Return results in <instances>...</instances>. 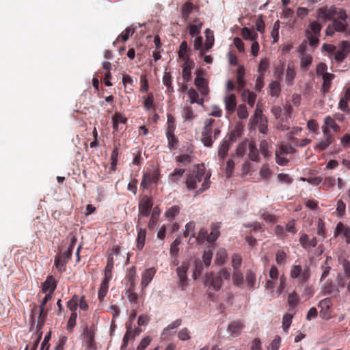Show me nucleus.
I'll use <instances>...</instances> for the list:
<instances>
[{
  "label": "nucleus",
  "instance_id": "obj_1",
  "mask_svg": "<svg viewBox=\"0 0 350 350\" xmlns=\"http://www.w3.org/2000/svg\"><path fill=\"white\" fill-rule=\"evenodd\" d=\"M316 13L317 18L322 23L332 21L325 31L327 36L332 37L336 32L342 33L347 29V14L344 9L326 5L317 9Z\"/></svg>",
  "mask_w": 350,
  "mask_h": 350
},
{
  "label": "nucleus",
  "instance_id": "obj_2",
  "mask_svg": "<svg viewBox=\"0 0 350 350\" xmlns=\"http://www.w3.org/2000/svg\"><path fill=\"white\" fill-rule=\"evenodd\" d=\"M211 174H205V167L203 164L197 165L192 172L189 174L186 179V186L189 190L197 188L198 183L202 181L201 187L197 191V193H200L205 191L209 187V178Z\"/></svg>",
  "mask_w": 350,
  "mask_h": 350
},
{
  "label": "nucleus",
  "instance_id": "obj_3",
  "mask_svg": "<svg viewBox=\"0 0 350 350\" xmlns=\"http://www.w3.org/2000/svg\"><path fill=\"white\" fill-rule=\"evenodd\" d=\"M222 122L219 120L207 118L202 130L201 141L206 147H211L221 133Z\"/></svg>",
  "mask_w": 350,
  "mask_h": 350
},
{
  "label": "nucleus",
  "instance_id": "obj_4",
  "mask_svg": "<svg viewBox=\"0 0 350 350\" xmlns=\"http://www.w3.org/2000/svg\"><path fill=\"white\" fill-rule=\"evenodd\" d=\"M290 276L293 279H297L299 285H304L310 278V270L307 266L294 265L291 268Z\"/></svg>",
  "mask_w": 350,
  "mask_h": 350
},
{
  "label": "nucleus",
  "instance_id": "obj_5",
  "mask_svg": "<svg viewBox=\"0 0 350 350\" xmlns=\"http://www.w3.org/2000/svg\"><path fill=\"white\" fill-rule=\"evenodd\" d=\"M344 275H338L336 278L337 285L339 288L347 287V293L350 295V261L344 260L342 263Z\"/></svg>",
  "mask_w": 350,
  "mask_h": 350
},
{
  "label": "nucleus",
  "instance_id": "obj_6",
  "mask_svg": "<svg viewBox=\"0 0 350 350\" xmlns=\"http://www.w3.org/2000/svg\"><path fill=\"white\" fill-rule=\"evenodd\" d=\"M161 178L160 170L157 168L152 172H147L144 173L140 187L144 189H148L151 184L157 185Z\"/></svg>",
  "mask_w": 350,
  "mask_h": 350
},
{
  "label": "nucleus",
  "instance_id": "obj_7",
  "mask_svg": "<svg viewBox=\"0 0 350 350\" xmlns=\"http://www.w3.org/2000/svg\"><path fill=\"white\" fill-rule=\"evenodd\" d=\"M153 206L152 199L145 195L143 196L139 202V219L141 217H147L150 215Z\"/></svg>",
  "mask_w": 350,
  "mask_h": 350
},
{
  "label": "nucleus",
  "instance_id": "obj_8",
  "mask_svg": "<svg viewBox=\"0 0 350 350\" xmlns=\"http://www.w3.org/2000/svg\"><path fill=\"white\" fill-rule=\"evenodd\" d=\"M322 132L324 138L316 146V148L320 151L325 150L335 139L334 135L327 128L322 127Z\"/></svg>",
  "mask_w": 350,
  "mask_h": 350
},
{
  "label": "nucleus",
  "instance_id": "obj_9",
  "mask_svg": "<svg viewBox=\"0 0 350 350\" xmlns=\"http://www.w3.org/2000/svg\"><path fill=\"white\" fill-rule=\"evenodd\" d=\"M350 53V43L342 41L339 44V49L335 53L334 59L338 62H342Z\"/></svg>",
  "mask_w": 350,
  "mask_h": 350
},
{
  "label": "nucleus",
  "instance_id": "obj_10",
  "mask_svg": "<svg viewBox=\"0 0 350 350\" xmlns=\"http://www.w3.org/2000/svg\"><path fill=\"white\" fill-rule=\"evenodd\" d=\"M189 263L187 261H184L182 262V265L176 269V272L180 280V286L181 290L183 291L185 289V286L187 282V271L189 269Z\"/></svg>",
  "mask_w": 350,
  "mask_h": 350
},
{
  "label": "nucleus",
  "instance_id": "obj_11",
  "mask_svg": "<svg viewBox=\"0 0 350 350\" xmlns=\"http://www.w3.org/2000/svg\"><path fill=\"white\" fill-rule=\"evenodd\" d=\"M84 338L85 339L86 346L88 348L95 349L96 343L94 341L95 336V327L94 325L90 326V327H86L83 331Z\"/></svg>",
  "mask_w": 350,
  "mask_h": 350
},
{
  "label": "nucleus",
  "instance_id": "obj_12",
  "mask_svg": "<svg viewBox=\"0 0 350 350\" xmlns=\"http://www.w3.org/2000/svg\"><path fill=\"white\" fill-rule=\"evenodd\" d=\"M52 295L46 293L45 297L42 300L40 305L39 306V314L38 318V325L42 326L44 323L45 319L47 316L46 312L44 311V307L46 303L52 299Z\"/></svg>",
  "mask_w": 350,
  "mask_h": 350
},
{
  "label": "nucleus",
  "instance_id": "obj_13",
  "mask_svg": "<svg viewBox=\"0 0 350 350\" xmlns=\"http://www.w3.org/2000/svg\"><path fill=\"white\" fill-rule=\"evenodd\" d=\"M225 109L228 115L232 114L237 107V98L234 94H228L225 96L224 99Z\"/></svg>",
  "mask_w": 350,
  "mask_h": 350
},
{
  "label": "nucleus",
  "instance_id": "obj_14",
  "mask_svg": "<svg viewBox=\"0 0 350 350\" xmlns=\"http://www.w3.org/2000/svg\"><path fill=\"white\" fill-rule=\"evenodd\" d=\"M206 283L212 286L214 290L219 291L222 285V279L221 275L210 273L206 275Z\"/></svg>",
  "mask_w": 350,
  "mask_h": 350
},
{
  "label": "nucleus",
  "instance_id": "obj_15",
  "mask_svg": "<svg viewBox=\"0 0 350 350\" xmlns=\"http://www.w3.org/2000/svg\"><path fill=\"white\" fill-rule=\"evenodd\" d=\"M318 306L321 308L320 311V316L323 319H329L330 317V311L329 309L332 306V301L329 298H325L323 300H321L319 303Z\"/></svg>",
  "mask_w": 350,
  "mask_h": 350
},
{
  "label": "nucleus",
  "instance_id": "obj_16",
  "mask_svg": "<svg viewBox=\"0 0 350 350\" xmlns=\"http://www.w3.org/2000/svg\"><path fill=\"white\" fill-rule=\"evenodd\" d=\"M299 243L303 248L308 250L310 247H314L317 246V239L314 237L310 238L307 234L303 233L300 236Z\"/></svg>",
  "mask_w": 350,
  "mask_h": 350
},
{
  "label": "nucleus",
  "instance_id": "obj_17",
  "mask_svg": "<svg viewBox=\"0 0 350 350\" xmlns=\"http://www.w3.org/2000/svg\"><path fill=\"white\" fill-rule=\"evenodd\" d=\"M57 286V282L52 275L46 278V280L42 284V293L53 295Z\"/></svg>",
  "mask_w": 350,
  "mask_h": 350
},
{
  "label": "nucleus",
  "instance_id": "obj_18",
  "mask_svg": "<svg viewBox=\"0 0 350 350\" xmlns=\"http://www.w3.org/2000/svg\"><path fill=\"white\" fill-rule=\"evenodd\" d=\"M156 271H157L154 267H150L145 270L142 276L141 285L142 289L148 286L155 275Z\"/></svg>",
  "mask_w": 350,
  "mask_h": 350
},
{
  "label": "nucleus",
  "instance_id": "obj_19",
  "mask_svg": "<svg viewBox=\"0 0 350 350\" xmlns=\"http://www.w3.org/2000/svg\"><path fill=\"white\" fill-rule=\"evenodd\" d=\"M113 121V133L118 132V131L122 129V126H120V124H126L127 122V118L124 116L120 112H116L112 117Z\"/></svg>",
  "mask_w": 350,
  "mask_h": 350
},
{
  "label": "nucleus",
  "instance_id": "obj_20",
  "mask_svg": "<svg viewBox=\"0 0 350 350\" xmlns=\"http://www.w3.org/2000/svg\"><path fill=\"white\" fill-rule=\"evenodd\" d=\"M267 117L258 119V120H250V123L252 127H254L258 125V129L260 133L262 134H267L268 131Z\"/></svg>",
  "mask_w": 350,
  "mask_h": 350
},
{
  "label": "nucleus",
  "instance_id": "obj_21",
  "mask_svg": "<svg viewBox=\"0 0 350 350\" xmlns=\"http://www.w3.org/2000/svg\"><path fill=\"white\" fill-rule=\"evenodd\" d=\"M185 172L183 168H176L168 175V180L170 184L178 185Z\"/></svg>",
  "mask_w": 350,
  "mask_h": 350
},
{
  "label": "nucleus",
  "instance_id": "obj_22",
  "mask_svg": "<svg viewBox=\"0 0 350 350\" xmlns=\"http://www.w3.org/2000/svg\"><path fill=\"white\" fill-rule=\"evenodd\" d=\"M135 31V29L132 26L128 27L125 30L122 32L113 42V45L115 46L118 42H124L129 40V38L133 35Z\"/></svg>",
  "mask_w": 350,
  "mask_h": 350
},
{
  "label": "nucleus",
  "instance_id": "obj_23",
  "mask_svg": "<svg viewBox=\"0 0 350 350\" xmlns=\"http://www.w3.org/2000/svg\"><path fill=\"white\" fill-rule=\"evenodd\" d=\"M334 78H335V75L330 72L325 73L322 76L323 84H322L321 90L323 93H326L329 90V89L331 88V85H332V81Z\"/></svg>",
  "mask_w": 350,
  "mask_h": 350
},
{
  "label": "nucleus",
  "instance_id": "obj_24",
  "mask_svg": "<svg viewBox=\"0 0 350 350\" xmlns=\"http://www.w3.org/2000/svg\"><path fill=\"white\" fill-rule=\"evenodd\" d=\"M181 116L185 122H192L196 117L191 106H185L181 111Z\"/></svg>",
  "mask_w": 350,
  "mask_h": 350
},
{
  "label": "nucleus",
  "instance_id": "obj_25",
  "mask_svg": "<svg viewBox=\"0 0 350 350\" xmlns=\"http://www.w3.org/2000/svg\"><path fill=\"white\" fill-rule=\"evenodd\" d=\"M193 60L185 62L183 69V77L185 81H189L191 79V69L194 68Z\"/></svg>",
  "mask_w": 350,
  "mask_h": 350
},
{
  "label": "nucleus",
  "instance_id": "obj_26",
  "mask_svg": "<svg viewBox=\"0 0 350 350\" xmlns=\"http://www.w3.org/2000/svg\"><path fill=\"white\" fill-rule=\"evenodd\" d=\"M221 227V223H214L211 225V232L208 236V243H213L219 237L220 234L219 228Z\"/></svg>",
  "mask_w": 350,
  "mask_h": 350
},
{
  "label": "nucleus",
  "instance_id": "obj_27",
  "mask_svg": "<svg viewBox=\"0 0 350 350\" xmlns=\"http://www.w3.org/2000/svg\"><path fill=\"white\" fill-rule=\"evenodd\" d=\"M190 52V49L187 47V43L186 41H183L180 43L178 50V57L185 62L191 61L189 58V54L187 52Z\"/></svg>",
  "mask_w": 350,
  "mask_h": 350
},
{
  "label": "nucleus",
  "instance_id": "obj_28",
  "mask_svg": "<svg viewBox=\"0 0 350 350\" xmlns=\"http://www.w3.org/2000/svg\"><path fill=\"white\" fill-rule=\"evenodd\" d=\"M245 281L247 283V288L249 290H253L256 288V276L254 271L247 270L245 274Z\"/></svg>",
  "mask_w": 350,
  "mask_h": 350
},
{
  "label": "nucleus",
  "instance_id": "obj_29",
  "mask_svg": "<svg viewBox=\"0 0 350 350\" xmlns=\"http://www.w3.org/2000/svg\"><path fill=\"white\" fill-rule=\"evenodd\" d=\"M322 127L327 128L329 131L332 129L336 133L339 132L340 129V126L336 124L335 119L329 116H327L324 118V125Z\"/></svg>",
  "mask_w": 350,
  "mask_h": 350
},
{
  "label": "nucleus",
  "instance_id": "obj_30",
  "mask_svg": "<svg viewBox=\"0 0 350 350\" xmlns=\"http://www.w3.org/2000/svg\"><path fill=\"white\" fill-rule=\"evenodd\" d=\"M230 145L226 141L222 140L221 144L218 148V157L224 163V159L228 154V150L230 148Z\"/></svg>",
  "mask_w": 350,
  "mask_h": 350
},
{
  "label": "nucleus",
  "instance_id": "obj_31",
  "mask_svg": "<svg viewBox=\"0 0 350 350\" xmlns=\"http://www.w3.org/2000/svg\"><path fill=\"white\" fill-rule=\"evenodd\" d=\"M250 152L249 158L251 161L255 162L260 161L259 152L256 147V145L253 142H250L248 144Z\"/></svg>",
  "mask_w": 350,
  "mask_h": 350
},
{
  "label": "nucleus",
  "instance_id": "obj_32",
  "mask_svg": "<svg viewBox=\"0 0 350 350\" xmlns=\"http://www.w3.org/2000/svg\"><path fill=\"white\" fill-rule=\"evenodd\" d=\"M244 325L240 321H234L232 322L228 325V331L230 332L231 335L236 337L237 336L243 329Z\"/></svg>",
  "mask_w": 350,
  "mask_h": 350
},
{
  "label": "nucleus",
  "instance_id": "obj_33",
  "mask_svg": "<svg viewBox=\"0 0 350 350\" xmlns=\"http://www.w3.org/2000/svg\"><path fill=\"white\" fill-rule=\"evenodd\" d=\"M287 259L288 255L284 250H279L275 252V262L279 266H285Z\"/></svg>",
  "mask_w": 350,
  "mask_h": 350
},
{
  "label": "nucleus",
  "instance_id": "obj_34",
  "mask_svg": "<svg viewBox=\"0 0 350 350\" xmlns=\"http://www.w3.org/2000/svg\"><path fill=\"white\" fill-rule=\"evenodd\" d=\"M242 98L244 102H247V104L253 107L256 101V96L253 92H251L248 90H244L242 93Z\"/></svg>",
  "mask_w": 350,
  "mask_h": 350
},
{
  "label": "nucleus",
  "instance_id": "obj_35",
  "mask_svg": "<svg viewBox=\"0 0 350 350\" xmlns=\"http://www.w3.org/2000/svg\"><path fill=\"white\" fill-rule=\"evenodd\" d=\"M146 237V231L143 228L137 229V247L138 250H142L145 245Z\"/></svg>",
  "mask_w": 350,
  "mask_h": 350
},
{
  "label": "nucleus",
  "instance_id": "obj_36",
  "mask_svg": "<svg viewBox=\"0 0 350 350\" xmlns=\"http://www.w3.org/2000/svg\"><path fill=\"white\" fill-rule=\"evenodd\" d=\"M194 6L191 2L185 3L181 8V15L185 21L189 18L190 14L192 12Z\"/></svg>",
  "mask_w": 350,
  "mask_h": 350
},
{
  "label": "nucleus",
  "instance_id": "obj_37",
  "mask_svg": "<svg viewBox=\"0 0 350 350\" xmlns=\"http://www.w3.org/2000/svg\"><path fill=\"white\" fill-rule=\"evenodd\" d=\"M299 297L295 291L292 292L288 296V304L289 310H294L299 303Z\"/></svg>",
  "mask_w": 350,
  "mask_h": 350
},
{
  "label": "nucleus",
  "instance_id": "obj_38",
  "mask_svg": "<svg viewBox=\"0 0 350 350\" xmlns=\"http://www.w3.org/2000/svg\"><path fill=\"white\" fill-rule=\"evenodd\" d=\"M233 284L238 287H243V276L240 269H234L232 273Z\"/></svg>",
  "mask_w": 350,
  "mask_h": 350
},
{
  "label": "nucleus",
  "instance_id": "obj_39",
  "mask_svg": "<svg viewBox=\"0 0 350 350\" xmlns=\"http://www.w3.org/2000/svg\"><path fill=\"white\" fill-rule=\"evenodd\" d=\"M202 23L198 18L193 21V24L190 25L189 33L191 36H195L200 33Z\"/></svg>",
  "mask_w": 350,
  "mask_h": 350
},
{
  "label": "nucleus",
  "instance_id": "obj_40",
  "mask_svg": "<svg viewBox=\"0 0 350 350\" xmlns=\"http://www.w3.org/2000/svg\"><path fill=\"white\" fill-rule=\"evenodd\" d=\"M126 278L129 282V288H134L136 278V268L135 267H132L129 269Z\"/></svg>",
  "mask_w": 350,
  "mask_h": 350
},
{
  "label": "nucleus",
  "instance_id": "obj_41",
  "mask_svg": "<svg viewBox=\"0 0 350 350\" xmlns=\"http://www.w3.org/2000/svg\"><path fill=\"white\" fill-rule=\"evenodd\" d=\"M241 36L245 40H254L258 38V33L248 27H243L241 30Z\"/></svg>",
  "mask_w": 350,
  "mask_h": 350
},
{
  "label": "nucleus",
  "instance_id": "obj_42",
  "mask_svg": "<svg viewBox=\"0 0 350 350\" xmlns=\"http://www.w3.org/2000/svg\"><path fill=\"white\" fill-rule=\"evenodd\" d=\"M269 93L273 97H278L281 92V87L280 82L273 81L269 84Z\"/></svg>",
  "mask_w": 350,
  "mask_h": 350
},
{
  "label": "nucleus",
  "instance_id": "obj_43",
  "mask_svg": "<svg viewBox=\"0 0 350 350\" xmlns=\"http://www.w3.org/2000/svg\"><path fill=\"white\" fill-rule=\"evenodd\" d=\"M242 135V131L241 129H236L232 131L228 136L224 139V141L228 142V144L231 146L233 143L237 141V139L240 137Z\"/></svg>",
  "mask_w": 350,
  "mask_h": 350
},
{
  "label": "nucleus",
  "instance_id": "obj_44",
  "mask_svg": "<svg viewBox=\"0 0 350 350\" xmlns=\"http://www.w3.org/2000/svg\"><path fill=\"white\" fill-rule=\"evenodd\" d=\"M296 72L295 69L290 66H288L286 72L285 81L287 85L291 86L293 83Z\"/></svg>",
  "mask_w": 350,
  "mask_h": 350
},
{
  "label": "nucleus",
  "instance_id": "obj_45",
  "mask_svg": "<svg viewBox=\"0 0 350 350\" xmlns=\"http://www.w3.org/2000/svg\"><path fill=\"white\" fill-rule=\"evenodd\" d=\"M245 68L243 66H239L237 71V83L239 89L243 88L245 85L244 81Z\"/></svg>",
  "mask_w": 350,
  "mask_h": 350
},
{
  "label": "nucleus",
  "instance_id": "obj_46",
  "mask_svg": "<svg viewBox=\"0 0 350 350\" xmlns=\"http://www.w3.org/2000/svg\"><path fill=\"white\" fill-rule=\"evenodd\" d=\"M109 281L103 280L101 282L98 293V298L100 301H103L105 297L106 296L109 289Z\"/></svg>",
  "mask_w": 350,
  "mask_h": 350
},
{
  "label": "nucleus",
  "instance_id": "obj_47",
  "mask_svg": "<svg viewBox=\"0 0 350 350\" xmlns=\"http://www.w3.org/2000/svg\"><path fill=\"white\" fill-rule=\"evenodd\" d=\"M188 96L190 98L191 103H198L199 105H202L204 103V99L199 98V94L194 89L191 88L188 91Z\"/></svg>",
  "mask_w": 350,
  "mask_h": 350
},
{
  "label": "nucleus",
  "instance_id": "obj_48",
  "mask_svg": "<svg viewBox=\"0 0 350 350\" xmlns=\"http://www.w3.org/2000/svg\"><path fill=\"white\" fill-rule=\"evenodd\" d=\"M166 135L167 137L169 148L171 150L177 149L178 147V140L175 136L174 133H166Z\"/></svg>",
  "mask_w": 350,
  "mask_h": 350
},
{
  "label": "nucleus",
  "instance_id": "obj_49",
  "mask_svg": "<svg viewBox=\"0 0 350 350\" xmlns=\"http://www.w3.org/2000/svg\"><path fill=\"white\" fill-rule=\"evenodd\" d=\"M195 223L193 221H190L186 224L183 235L185 237L191 235V238L189 239V241H191V238L195 237Z\"/></svg>",
  "mask_w": 350,
  "mask_h": 350
},
{
  "label": "nucleus",
  "instance_id": "obj_50",
  "mask_svg": "<svg viewBox=\"0 0 350 350\" xmlns=\"http://www.w3.org/2000/svg\"><path fill=\"white\" fill-rule=\"evenodd\" d=\"M208 231L205 228H201L198 232V236L195 235V242L198 243H202L205 241L208 242Z\"/></svg>",
  "mask_w": 350,
  "mask_h": 350
},
{
  "label": "nucleus",
  "instance_id": "obj_51",
  "mask_svg": "<svg viewBox=\"0 0 350 350\" xmlns=\"http://www.w3.org/2000/svg\"><path fill=\"white\" fill-rule=\"evenodd\" d=\"M79 296L74 295L72 298L67 302V307L71 311V313L77 312L78 307Z\"/></svg>",
  "mask_w": 350,
  "mask_h": 350
},
{
  "label": "nucleus",
  "instance_id": "obj_52",
  "mask_svg": "<svg viewBox=\"0 0 350 350\" xmlns=\"http://www.w3.org/2000/svg\"><path fill=\"white\" fill-rule=\"evenodd\" d=\"M276 151L282 154H287L291 153H294L295 152V148H293L290 144H282Z\"/></svg>",
  "mask_w": 350,
  "mask_h": 350
},
{
  "label": "nucleus",
  "instance_id": "obj_53",
  "mask_svg": "<svg viewBox=\"0 0 350 350\" xmlns=\"http://www.w3.org/2000/svg\"><path fill=\"white\" fill-rule=\"evenodd\" d=\"M176 162L182 164L183 166H187L191 162V157L188 154H183L176 157Z\"/></svg>",
  "mask_w": 350,
  "mask_h": 350
},
{
  "label": "nucleus",
  "instance_id": "obj_54",
  "mask_svg": "<svg viewBox=\"0 0 350 350\" xmlns=\"http://www.w3.org/2000/svg\"><path fill=\"white\" fill-rule=\"evenodd\" d=\"M227 258V253L226 250L219 249L216 254L215 263L222 265L226 262Z\"/></svg>",
  "mask_w": 350,
  "mask_h": 350
},
{
  "label": "nucleus",
  "instance_id": "obj_55",
  "mask_svg": "<svg viewBox=\"0 0 350 350\" xmlns=\"http://www.w3.org/2000/svg\"><path fill=\"white\" fill-rule=\"evenodd\" d=\"M76 243L77 238L75 236L72 237L68 250L62 254L64 258L69 259L71 257Z\"/></svg>",
  "mask_w": 350,
  "mask_h": 350
},
{
  "label": "nucleus",
  "instance_id": "obj_56",
  "mask_svg": "<svg viewBox=\"0 0 350 350\" xmlns=\"http://www.w3.org/2000/svg\"><path fill=\"white\" fill-rule=\"evenodd\" d=\"M330 260H331V258L329 257H327L325 261L324 262V264L321 265V269L323 270V273H322V275L321 277V281H323V280H325L329 273L331 267L329 266V262Z\"/></svg>",
  "mask_w": 350,
  "mask_h": 350
},
{
  "label": "nucleus",
  "instance_id": "obj_57",
  "mask_svg": "<svg viewBox=\"0 0 350 350\" xmlns=\"http://www.w3.org/2000/svg\"><path fill=\"white\" fill-rule=\"evenodd\" d=\"M312 62V57L309 54H304L301 57L300 66L303 69H306L309 66L311 65Z\"/></svg>",
  "mask_w": 350,
  "mask_h": 350
},
{
  "label": "nucleus",
  "instance_id": "obj_58",
  "mask_svg": "<svg viewBox=\"0 0 350 350\" xmlns=\"http://www.w3.org/2000/svg\"><path fill=\"white\" fill-rule=\"evenodd\" d=\"M180 208L178 205H174L168 208L165 212V217L167 218H174L180 213Z\"/></svg>",
  "mask_w": 350,
  "mask_h": 350
},
{
  "label": "nucleus",
  "instance_id": "obj_59",
  "mask_svg": "<svg viewBox=\"0 0 350 350\" xmlns=\"http://www.w3.org/2000/svg\"><path fill=\"white\" fill-rule=\"evenodd\" d=\"M248 144L249 143L247 140H244L239 143L235 150V154L239 157L243 156L246 150Z\"/></svg>",
  "mask_w": 350,
  "mask_h": 350
},
{
  "label": "nucleus",
  "instance_id": "obj_60",
  "mask_svg": "<svg viewBox=\"0 0 350 350\" xmlns=\"http://www.w3.org/2000/svg\"><path fill=\"white\" fill-rule=\"evenodd\" d=\"M309 27L312 31V34L320 36L322 25L318 21H313L309 24Z\"/></svg>",
  "mask_w": 350,
  "mask_h": 350
},
{
  "label": "nucleus",
  "instance_id": "obj_61",
  "mask_svg": "<svg viewBox=\"0 0 350 350\" xmlns=\"http://www.w3.org/2000/svg\"><path fill=\"white\" fill-rule=\"evenodd\" d=\"M293 315L289 313H286L284 315L282 319V327L284 332H287L289 327L292 322Z\"/></svg>",
  "mask_w": 350,
  "mask_h": 350
},
{
  "label": "nucleus",
  "instance_id": "obj_62",
  "mask_svg": "<svg viewBox=\"0 0 350 350\" xmlns=\"http://www.w3.org/2000/svg\"><path fill=\"white\" fill-rule=\"evenodd\" d=\"M182 323V320L180 319H178L176 321L171 323L170 325H167V327H165L163 332L162 336H167L168 332L170 329H174L179 327Z\"/></svg>",
  "mask_w": 350,
  "mask_h": 350
},
{
  "label": "nucleus",
  "instance_id": "obj_63",
  "mask_svg": "<svg viewBox=\"0 0 350 350\" xmlns=\"http://www.w3.org/2000/svg\"><path fill=\"white\" fill-rule=\"evenodd\" d=\"M144 105L147 110H150L154 107V95L152 92L148 94L147 98L144 101Z\"/></svg>",
  "mask_w": 350,
  "mask_h": 350
},
{
  "label": "nucleus",
  "instance_id": "obj_64",
  "mask_svg": "<svg viewBox=\"0 0 350 350\" xmlns=\"http://www.w3.org/2000/svg\"><path fill=\"white\" fill-rule=\"evenodd\" d=\"M269 66V62L267 59H262L259 63L258 72L260 75L264 76L265 72Z\"/></svg>",
  "mask_w": 350,
  "mask_h": 350
}]
</instances>
